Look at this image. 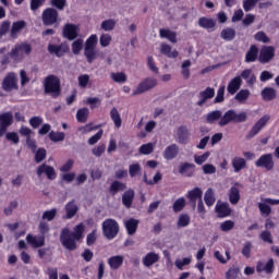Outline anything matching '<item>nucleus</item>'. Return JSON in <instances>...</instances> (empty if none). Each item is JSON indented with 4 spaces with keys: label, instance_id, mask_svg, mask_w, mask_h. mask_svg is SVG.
Returning <instances> with one entry per match:
<instances>
[{
    "label": "nucleus",
    "instance_id": "1",
    "mask_svg": "<svg viewBox=\"0 0 279 279\" xmlns=\"http://www.w3.org/2000/svg\"><path fill=\"white\" fill-rule=\"evenodd\" d=\"M84 223L75 226L74 232H71L69 228L62 229L60 241L63 247H65V250H70V252L77 250V243H75V241H80V239L84 238Z\"/></svg>",
    "mask_w": 279,
    "mask_h": 279
},
{
    "label": "nucleus",
    "instance_id": "2",
    "mask_svg": "<svg viewBox=\"0 0 279 279\" xmlns=\"http://www.w3.org/2000/svg\"><path fill=\"white\" fill-rule=\"evenodd\" d=\"M44 93L50 95L53 99L60 97L62 94L60 78L53 74L46 76L44 80Z\"/></svg>",
    "mask_w": 279,
    "mask_h": 279
},
{
    "label": "nucleus",
    "instance_id": "3",
    "mask_svg": "<svg viewBox=\"0 0 279 279\" xmlns=\"http://www.w3.org/2000/svg\"><path fill=\"white\" fill-rule=\"evenodd\" d=\"M247 121V113L242 111L236 113V111L230 109L227 112L221 113V119L218 121L220 128H226L229 123H245Z\"/></svg>",
    "mask_w": 279,
    "mask_h": 279
},
{
    "label": "nucleus",
    "instance_id": "4",
    "mask_svg": "<svg viewBox=\"0 0 279 279\" xmlns=\"http://www.w3.org/2000/svg\"><path fill=\"white\" fill-rule=\"evenodd\" d=\"M97 35L89 36L85 43L84 56L88 64H93V62H95V59L99 57V53L97 52Z\"/></svg>",
    "mask_w": 279,
    "mask_h": 279
},
{
    "label": "nucleus",
    "instance_id": "5",
    "mask_svg": "<svg viewBox=\"0 0 279 279\" xmlns=\"http://www.w3.org/2000/svg\"><path fill=\"white\" fill-rule=\"evenodd\" d=\"M102 234L109 241H112L119 234V222L112 218H108L102 222Z\"/></svg>",
    "mask_w": 279,
    "mask_h": 279
},
{
    "label": "nucleus",
    "instance_id": "6",
    "mask_svg": "<svg viewBox=\"0 0 279 279\" xmlns=\"http://www.w3.org/2000/svg\"><path fill=\"white\" fill-rule=\"evenodd\" d=\"M255 167L265 169L266 171H274L276 169V162L274 161V154L268 153L262 155L256 161Z\"/></svg>",
    "mask_w": 279,
    "mask_h": 279
},
{
    "label": "nucleus",
    "instance_id": "7",
    "mask_svg": "<svg viewBox=\"0 0 279 279\" xmlns=\"http://www.w3.org/2000/svg\"><path fill=\"white\" fill-rule=\"evenodd\" d=\"M157 85L158 80L154 77H147L144 81H142L133 90V97H136V95H143V93H147L148 90H151V88H156Z\"/></svg>",
    "mask_w": 279,
    "mask_h": 279
},
{
    "label": "nucleus",
    "instance_id": "8",
    "mask_svg": "<svg viewBox=\"0 0 279 279\" xmlns=\"http://www.w3.org/2000/svg\"><path fill=\"white\" fill-rule=\"evenodd\" d=\"M269 116H263L248 131L246 134V140L251 141V138H254V136H257V134L269 123Z\"/></svg>",
    "mask_w": 279,
    "mask_h": 279
},
{
    "label": "nucleus",
    "instance_id": "9",
    "mask_svg": "<svg viewBox=\"0 0 279 279\" xmlns=\"http://www.w3.org/2000/svg\"><path fill=\"white\" fill-rule=\"evenodd\" d=\"M58 10L53 8L46 9L41 14L43 24L46 26L56 25L58 23Z\"/></svg>",
    "mask_w": 279,
    "mask_h": 279
},
{
    "label": "nucleus",
    "instance_id": "10",
    "mask_svg": "<svg viewBox=\"0 0 279 279\" xmlns=\"http://www.w3.org/2000/svg\"><path fill=\"white\" fill-rule=\"evenodd\" d=\"M16 73H9L2 81V90L5 93H10V90H19Z\"/></svg>",
    "mask_w": 279,
    "mask_h": 279
},
{
    "label": "nucleus",
    "instance_id": "11",
    "mask_svg": "<svg viewBox=\"0 0 279 279\" xmlns=\"http://www.w3.org/2000/svg\"><path fill=\"white\" fill-rule=\"evenodd\" d=\"M203 195H204V192L199 187H194L193 190H190L187 192L186 198L189 199V202L194 210L197 206V202H202Z\"/></svg>",
    "mask_w": 279,
    "mask_h": 279
},
{
    "label": "nucleus",
    "instance_id": "12",
    "mask_svg": "<svg viewBox=\"0 0 279 279\" xmlns=\"http://www.w3.org/2000/svg\"><path fill=\"white\" fill-rule=\"evenodd\" d=\"M36 173H37L38 178H43V175H46V178L48 180H56V178H57L56 169H53V167H51L47 163L40 165L37 168Z\"/></svg>",
    "mask_w": 279,
    "mask_h": 279
},
{
    "label": "nucleus",
    "instance_id": "13",
    "mask_svg": "<svg viewBox=\"0 0 279 279\" xmlns=\"http://www.w3.org/2000/svg\"><path fill=\"white\" fill-rule=\"evenodd\" d=\"M276 56V49L271 46H264L259 52V62L262 64H267L270 60H274Z\"/></svg>",
    "mask_w": 279,
    "mask_h": 279
},
{
    "label": "nucleus",
    "instance_id": "14",
    "mask_svg": "<svg viewBox=\"0 0 279 279\" xmlns=\"http://www.w3.org/2000/svg\"><path fill=\"white\" fill-rule=\"evenodd\" d=\"M80 34V27L75 24H65L63 27V38L75 40Z\"/></svg>",
    "mask_w": 279,
    "mask_h": 279
},
{
    "label": "nucleus",
    "instance_id": "15",
    "mask_svg": "<svg viewBox=\"0 0 279 279\" xmlns=\"http://www.w3.org/2000/svg\"><path fill=\"white\" fill-rule=\"evenodd\" d=\"M26 27H27V22H25V20L13 22L10 29V38H12L13 40H16V38H19V34H21V32Z\"/></svg>",
    "mask_w": 279,
    "mask_h": 279
},
{
    "label": "nucleus",
    "instance_id": "16",
    "mask_svg": "<svg viewBox=\"0 0 279 279\" xmlns=\"http://www.w3.org/2000/svg\"><path fill=\"white\" fill-rule=\"evenodd\" d=\"M275 269V262L274 258L268 259V262L265 264L263 262H258L256 266L257 274H267L268 276H271L274 274Z\"/></svg>",
    "mask_w": 279,
    "mask_h": 279
},
{
    "label": "nucleus",
    "instance_id": "17",
    "mask_svg": "<svg viewBox=\"0 0 279 279\" xmlns=\"http://www.w3.org/2000/svg\"><path fill=\"white\" fill-rule=\"evenodd\" d=\"M48 51L49 53H53L54 56H57V58H62V56H64V53H68L69 51V44L63 43L59 46L50 44L48 46Z\"/></svg>",
    "mask_w": 279,
    "mask_h": 279
},
{
    "label": "nucleus",
    "instance_id": "18",
    "mask_svg": "<svg viewBox=\"0 0 279 279\" xmlns=\"http://www.w3.org/2000/svg\"><path fill=\"white\" fill-rule=\"evenodd\" d=\"M179 154L180 146H178V144H171L165 148L162 156L165 160H174V158H178Z\"/></svg>",
    "mask_w": 279,
    "mask_h": 279
},
{
    "label": "nucleus",
    "instance_id": "19",
    "mask_svg": "<svg viewBox=\"0 0 279 279\" xmlns=\"http://www.w3.org/2000/svg\"><path fill=\"white\" fill-rule=\"evenodd\" d=\"M26 241L32 247H45V235H34L32 233L26 235Z\"/></svg>",
    "mask_w": 279,
    "mask_h": 279
},
{
    "label": "nucleus",
    "instance_id": "20",
    "mask_svg": "<svg viewBox=\"0 0 279 279\" xmlns=\"http://www.w3.org/2000/svg\"><path fill=\"white\" fill-rule=\"evenodd\" d=\"M198 25L203 29H207L208 32H214L217 26V21L213 17H199Z\"/></svg>",
    "mask_w": 279,
    "mask_h": 279
},
{
    "label": "nucleus",
    "instance_id": "21",
    "mask_svg": "<svg viewBox=\"0 0 279 279\" xmlns=\"http://www.w3.org/2000/svg\"><path fill=\"white\" fill-rule=\"evenodd\" d=\"M159 36H160V38H166V40H169V43H172L173 45H175V43H178V33H175L169 28H160Z\"/></svg>",
    "mask_w": 279,
    "mask_h": 279
},
{
    "label": "nucleus",
    "instance_id": "22",
    "mask_svg": "<svg viewBox=\"0 0 279 279\" xmlns=\"http://www.w3.org/2000/svg\"><path fill=\"white\" fill-rule=\"evenodd\" d=\"M198 97L201 100L197 101V106L202 107L204 104H206L207 99H213V97H215V88L207 87L205 90L198 94Z\"/></svg>",
    "mask_w": 279,
    "mask_h": 279
},
{
    "label": "nucleus",
    "instance_id": "23",
    "mask_svg": "<svg viewBox=\"0 0 279 279\" xmlns=\"http://www.w3.org/2000/svg\"><path fill=\"white\" fill-rule=\"evenodd\" d=\"M243 80H241V76H235L229 82L227 86V92L229 93V95H235V93L241 88Z\"/></svg>",
    "mask_w": 279,
    "mask_h": 279
},
{
    "label": "nucleus",
    "instance_id": "24",
    "mask_svg": "<svg viewBox=\"0 0 279 279\" xmlns=\"http://www.w3.org/2000/svg\"><path fill=\"white\" fill-rule=\"evenodd\" d=\"M189 136H191V134L189 133V129L184 125L179 126L177 130V138H178V143H180L181 145H186V143H189Z\"/></svg>",
    "mask_w": 279,
    "mask_h": 279
},
{
    "label": "nucleus",
    "instance_id": "25",
    "mask_svg": "<svg viewBox=\"0 0 279 279\" xmlns=\"http://www.w3.org/2000/svg\"><path fill=\"white\" fill-rule=\"evenodd\" d=\"M179 173L185 178H193L195 173V166L189 162L181 163L179 167Z\"/></svg>",
    "mask_w": 279,
    "mask_h": 279
},
{
    "label": "nucleus",
    "instance_id": "26",
    "mask_svg": "<svg viewBox=\"0 0 279 279\" xmlns=\"http://www.w3.org/2000/svg\"><path fill=\"white\" fill-rule=\"evenodd\" d=\"M14 121V116L12 112L8 111L0 114V128L8 130Z\"/></svg>",
    "mask_w": 279,
    "mask_h": 279
},
{
    "label": "nucleus",
    "instance_id": "27",
    "mask_svg": "<svg viewBox=\"0 0 279 279\" xmlns=\"http://www.w3.org/2000/svg\"><path fill=\"white\" fill-rule=\"evenodd\" d=\"M216 213L218 214V217L221 218L230 217L232 209L230 208V205H228V203H217Z\"/></svg>",
    "mask_w": 279,
    "mask_h": 279
},
{
    "label": "nucleus",
    "instance_id": "28",
    "mask_svg": "<svg viewBox=\"0 0 279 279\" xmlns=\"http://www.w3.org/2000/svg\"><path fill=\"white\" fill-rule=\"evenodd\" d=\"M80 207L75 204L74 201L69 202L65 205V219H73L77 215Z\"/></svg>",
    "mask_w": 279,
    "mask_h": 279
},
{
    "label": "nucleus",
    "instance_id": "29",
    "mask_svg": "<svg viewBox=\"0 0 279 279\" xmlns=\"http://www.w3.org/2000/svg\"><path fill=\"white\" fill-rule=\"evenodd\" d=\"M123 260H125V257H123V255H116L109 257L107 263L110 269L117 270L123 265Z\"/></svg>",
    "mask_w": 279,
    "mask_h": 279
},
{
    "label": "nucleus",
    "instance_id": "30",
    "mask_svg": "<svg viewBox=\"0 0 279 279\" xmlns=\"http://www.w3.org/2000/svg\"><path fill=\"white\" fill-rule=\"evenodd\" d=\"M158 260H160V256L154 252H150L143 257L142 263L144 267H151V265H156Z\"/></svg>",
    "mask_w": 279,
    "mask_h": 279
},
{
    "label": "nucleus",
    "instance_id": "31",
    "mask_svg": "<svg viewBox=\"0 0 279 279\" xmlns=\"http://www.w3.org/2000/svg\"><path fill=\"white\" fill-rule=\"evenodd\" d=\"M138 223H140V221L134 218H130L129 220H126L124 222L126 232H128V234H130V236L136 234V230H138Z\"/></svg>",
    "mask_w": 279,
    "mask_h": 279
},
{
    "label": "nucleus",
    "instance_id": "32",
    "mask_svg": "<svg viewBox=\"0 0 279 279\" xmlns=\"http://www.w3.org/2000/svg\"><path fill=\"white\" fill-rule=\"evenodd\" d=\"M240 77L242 80H245L246 84H248L250 86H254L256 84V75L250 69L242 71Z\"/></svg>",
    "mask_w": 279,
    "mask_h": 279
},
{
    "label": "nucleus",
    "instance_id": "33",
    "mask_svg": "<svg viewBox=\"0 0 279 279\" xmlns=\"http://www.w3.org/2000/svg\"><path fill=\"white\" fill-rule=\"evenodd\" d=\"M258 60V47L252 45L245 54V62H256Z\"/></svg>",
    "mask_w": 279,
    "mask_h": 279
},
{
    "label": "nucleus",
    "instance_id": "34",
    "mask_svg": "<svg viewBox=\"0 0 279 279\" xmlns=\"http://www.w3.org/2000/svg\"><path fill=\"white\" fill-rule=\"evenodd\" d=\"M231 165H232L235 173L243 171V169H245V167H247V162L242 157H234L231 161Z\"/></svg>",
    "mask_w": 279,
    "mask_h": 279
},
{
    "label": "nucleus",
    "instance_id": "35",
    "mask_svg": "<svg viewBox=\"0 0 279 279\" xmlns=\"http://www.w3.org/2000/svg\"><path fill=\"white\" fill-rule=\"evenodd\" d=\"M134 202V190H128L122 195V204L125 208H132V203Z\"/></svg>",
    "mask_w": 279,
    "mask_h": 279
},
{
    "label": "nucleus",
    "instance_id": "36",
    "mask_svg": "<svg viewBox=\"0 0 279 279\" xmlns=\"http://www.w3.org/2000/svg\"><path fill=\"white\" fill-rule=\"evenodd\" d=\"M110 119L113 122L114 128L119 129L121 128L123 120L121 119V113H119V110L117 107H113L110 111Z\"/></svg>",
    "mask_w": 279,
    "mask_h": 279
},
{
    "label": "nucleus",
    "instance_id": "37",
    "mask_svg": "<svg viewBox=\"0 0 279 279\" xmlns=\"http://www.w3.org/2000/svg\"><path fill=\"white\" fill-rule=\"evenodd\" d=\"M241 199V192L239 191V187L231 186L229 191V202L230 204L236 205L239 204Z\"/></svg>",
    "mask_w": 279,
    "mask_h": 279
},
{
    "label": "nucleus",
    "instance_id": "38",
    "mask_svg": "<svg viewBox=\"0 0 279 279\" xmlns=\"http://www.w3.org/2000/svg\"><path fill=\"white\" fill-rule=\"evenodd\" d=\"M220 38H222V40H234V38H236V31L234 28H225L221 31L220 33Z\"/></svg>",
    "mask_w": 279,
    "mask_h": 279
},
{
    "label": "nucleus",
    "instance_id": "39",
    "mask_svg": "<svg viewBox=\"0 0 279 279\" xmlns=\"http://www.w3.org/2000/svg\"><path fill=\"white\" fill-rule=\"evenodd\" d=\"M276 89L272 87H266L262 90V98L264 101H274V99H276Z\"/></svg>",
    "mask_w": 279,
    "mask_h": 279
},
{
    "label": "nucleus",
    "instance_id": "40",
    "mask_svg": "<svg viewBox=\"0 0 279 279\" xmlns=\"http://www.w3.org/2000/svg\"><path fill=\"white\" fill-rule=\"evenodd\" d=\"M125 189H128V185H125V183L121 181H113L109 187V191L111 195H117V193L125 191Z\"/></svg>",
    "mask_w": 279,
    "mask_h": 279
},
{
    "label": "nucleus",
    "instance_id": "41",
    "mask_svg": "<svg viewBox=\"0 0 279 279\" xmlns=\"http://www.w3.org/2000/svg\"><path fill=\"white\" fill-rule=\"evenodd\" d=\"M110 77L116 84H125L128 82V75L124 72H112Z\"/></svg>",
    "mask_w": 279,
    "mask_h": 279
},
{
    "label": "nucleus",
    "instance_id": "42",
    "mask_svg": "<svg viewBox=\"0 0 279 279\" xmlns=\"http://www.w3.org/2000/svg\"><path fill=\"white\" fill-rule=\"evenodd\" d=\"M160 52L163 56H167V58H178L179 56L178 50L171 51V46H169L168 44H161Z\"/></svg>",
    "mask_w": 279,
    "mask_h": 279
},
{
    "label": "nucleus",
    "instance_id": "43",
    "mask_svg": "<svg viewBox=\"0 0 279 279\" xmlns=\"http://www.w3.org/2000/svg\"><path fill=\"white\" fill-rule=\"evenodd\" d=\"M252 93L250 89H241L234 97L235 101H239V104H245L247 99H250V96Z\"/></svg>",
    "mask_w": 279,
    "mask_h": 279
},
{
    "label": "nucleus",
    "instance_id": "44",
    "mask_svg": "<svg viewBox=\"0 0 279 279\" xmlns=\"http://www.w3.org/2000/svg\"><path fill=\"white\" fill-rule=\"evenodd\" d=\"M10 56L15 62H20V60H23L24 58L23 51L21 50L19 45H15L14 48L11 49Z\"/></svg>",
    "mask_w": 279,
    "mask_h": 279
},
{
    "label": "nucleus",
    "instance_id": "45",
    "mask_svg": "<svg viewBox=\"0 0 279 279\" xmlns=\"http://www.w3.org/2000/svg\"><path fill=\"white\" fill-rule=\"evenodd\" d=\"M204 199H205L206 206L210 207L215 205L216 198H215V191L213 190V187H209L206 191Z\"/></svg>",
    "mask_w": 279,
    "mask_h": 279
},
{
    "label": "nucleus",
    "instance_id": "46",
    "mask_svg": "<svg viewBox=\"0 0 279 279\" xmlns=\"http://www.w3.org/2000/svg\"><path fill=\"white\" fill-rule=\"evenodd\" d=\"M216 121H221V111L220 110H215L206 116V122L207 123H216Z\"/></svg>",
    "mask_w": 279,
    "mask_h": 279
},
{
    "label": "nucleus",
    "instance_id": "47",
    "mask_svg": "<svg viewBox=\"0 0 279 279\" xmlns=\"http://www.w3.org/2000/svg\"><path fill=\"white\" fill-rule=\"evenodd\" d=\"M258 209L260 215H265L266 217L271 215V207L269 206V203L265 202V198H262V203H258Z\"/></svg>",
    "mask_w": 279,
    "mask_h": 279
},
{
    "label": "nucleus",
    "instance_id": "48",
    "mask_svg": "<svg viewBox=\"0 0 279 279\" xmlns=\"http://www.w3.org/2000/svg\"><path fill=\"white\" fill-rule=\"evenodd\" d=\"M88 108L78 109L76 112V119L78 123H86L88 121Z\"/></svg>",
    "mask_w": 279,
    "mask_h": 279
},
{
    "label": "nucleus",
    "instance_id": "49",
    "mask_svg": "<svg viewBox=\"0 0 279 279\" xmlns=\"http://www.w3.org/2000/svg\"><path fill=\"white\" fill-rule=\"evenodd\" d=\"M185 206H186V199H184V197H180L173 203L172 210L174 213H180L184 210Z\"/></svg>",
    "mask_w": 279,
    "mask_h": 279
},
{
    "label": "nucleus",
    "instance_id": "50",
    "mask_svg": "<svg viewBox=\"0 0 279 279\" xmlns=\"http://www.w3.org/2000/svg\"><path fill=\"white\" fill-rule=\"evenodd\" d=\"M116 25H117V21L110 19V20L102 21L100 27L101 29H104V32H112Z\"/></svg>",
    "mask_w": 279,
    "mask_h": 279
},
{
    "label": "nucleus",
    "instance_id": "51",
    "mask_svg": "<svg viewBox=\"0 0 279 279\" xmlns=\"http://www.w3.org/2000/svg\"><path fill=\"white\" fill-rule=\"evenodd\" d=\"M189 223H191V216H189L187 214H181L177 222L178 228H186Z\"/></svg>",
    "mask_w": 279,
    "mask_h": 279
},
{
    "label": "nucleus",
    "instance_id": "52",
    "mask_svg": "<svg viewBox=\"0 0 279 279\" xmlns=\"http://www.w3.org/2000/svg\"><path fill=\"white\" fill-rule=\"evenodd\" d=\"M259 239L264 243H269V245H274V238L271 236V231H269V230L262 231L259 234Z\"/></svg>",
    "mask_w": 279,
    "mask_h": 279
},
{
    "label": "nucleus",
    "instance_id": "53",
    "mask_svg": "<svg viewBox=\"0 0 279 279\" xmlns=\"http://www.w3.org/2000/svg\"><path fill=\"white\" fill-rule=\"evenodd\" d=\"M45 158H47V149L39 148V149L35 150V162L37 165H40V162H43V160H45Z\"/></svg>",
    "mask_w": 279,
    "mask_h": 279
},
{
    "label": "nucleus",
    "instance_id": "54",
    "mask_svg": "<svg viewBox=\"0 0 279 279\" xmlns=\"http://www.w3.org/2000/svg\"><path fill=\"white\" fill-rule=\"evenodd\" d=\"M191 66V60H185L182 65H181V73L184 77V80H189L191 77V71L189 70V68Z\"/></svg>",
    "mask_w": 279,
    "mask_h": 279
},
{
    "label": "nucleus",
    "instance_id": "55",
    "mask_svg": "<svg viewBox=\"0 0 279 279\" xmlns=\"http://www.w3.org/2000/svg\"><path fill=\"white\" fill-rule=\"evenodd\" d=\"M140 154H142L143 156H149V154H154V144L148 143V144L142 145L140 147Z\"/></svg>",
    "mask_w": 279,
    "mask_h": 279
},
{
    "label": "nucleus",
    "instance_id": "56",
    "mask_svg": "<svg viewBox=\"0 0 279 279\" xmlns=\"http://www.w3.org/2000/svg\"><path fill=\"white\" fill-rule=\"evenodd\" d=\"M56 215H58V209L53 208L45 211L41 219H44V221H53V219H56Z\"/></svg>",
    "mask_w": 279,
    "mask_h": 279
},
{
    "label": "nucleus",
    "instance_id": "57",
    "mask_svg": "<svg viewBox=\"0 0 279 279\" xmlns=\"http://www.w3.org/2000/svg\"><path fill=\"white\" fill-rule=\"evenodd\" d=\"M16 208H19V202L12 201L9 204V206L4 208L3 214L5 215V217H10V216H12V213H14V210H16Z\"/></svg>",
    "mask_w": 279,
    "mask_h": 279
},
{
    "label": "nucleus",
    "instance_id": "58",
    "mask_svg": "<svg viewBox=\"0 0 279 279\" xmlns=\"http://www.w3.org/2000/svg\"><path fill=\"white\" fill-rule=\"evenodd\" d=\"M202 170L205 175H213L214 173H217V167H215L213 163H205L202 167Z\"/></svg>",
    "mask_w": 279,
    "mask_h": 279
},
{
    "label": "nucleus",
    "instance_id": "59",
    "mask_svg": "<svg viewBox=\"0 0 279 279\" xmlns=\"http://www.w3.org/2000/svg\"><path fill=\"white\" fill-rule=\"evenodd\" d=\"M49 138L53 143H60V141H64V133L63 132H53L49 133Z\"/></svg>",
    "mask_w": 279,
    "mask_h": 279
},
{
    "label": "nucleus",
    "instance_id": "60",
    "mask_svg": "<svg viewBox=\"0 0 279 279\" xmlns=\"http://www.w3.org/2000/svg\"><path fill=\"white\" fill-rule=\"evenodd\" d=\"M208 158H210V151H206L203 155H195L194 156V162L196 165H204V162H206V160H208Z\"/></svg>",
    "mask_w": 279,
    "mask_h": 279
},
{
    "label": "nucleus",
    "instance_id": "61",
    "mask_svg": "<svg viewBox=\"0 0 279 279\" xmlns=\"http://www.w3.org/2000/svg\"><path fill=\"white\" fill-rule=\"evenodd\" d=\"M240 274H241V270L239 268H229L226 271V278L227 279H236V278H239Z\"/></svg>",
    "mask_w": 279,
    "mask_h": 279
},
{
    "label": "nucleus",
    "instance_id": "62",
    "mask_svg": "<svg viewBox=\"0 0 279 279\" xmlns=\"http://www.w3.org/2000/svg\"><path fill=\"white\" fill-rule=\"evenodd\" d=\"M129 173H130L131 178H136V175H138V173H141V163H132L129 167Z\"/></svg>",
    "mask_w": 279,
    "mask_h": 279
},
{
    "label": "nucleus",
    "instance_id": "63",
    "mask_svg": "<svg viewBox=\"0 0 279 279\" xmlns=\"http://www.w3.org/2000/svg\"><path fill=\"white\" fill-rule=\"evenodd\" d=\"M234 229V221L232 220H226L220 225V230L222 232H230V230Z\"/></svg>",
    "mask_w": 279,
    "mask_h": 279
},
{
    "label": "nucleus",
    "instance_id": "64",
    "mask_svg": "<svg viewBox=\"0 0 279 279\" xmlns=\"http://www.w3.org/2000/svg\"><path fill=\"white\" fill-rule=\"evenodd\" d=\"M258 2V0H244L243 1V9L244 12H250Z\"/></svg>",
    "mask_w": 279,
    "mask_h": 279
}]
</instances>
